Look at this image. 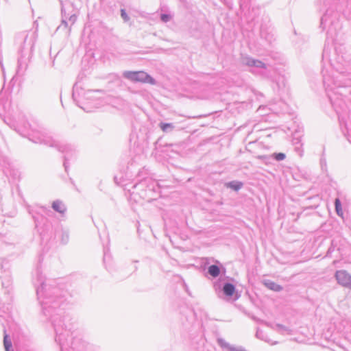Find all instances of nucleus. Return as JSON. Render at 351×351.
I'll use <instances>...</instances> for the list:
<instances>
[{"label":"nucleus","mask_w":351,"mask_h":351,"mask_svg":"<svg viewBox=\"0 0 351 351\" xmlns=\"http://www.w3.org/2000/svg\"><path fill=\"white\" fill-rule=\"evenodd\" d=\"M46 285L44 282H40V285L36 289V293L38 296L43 295L45 293Z\"/></svg>","instance_id":"obj_19"},{"label":"nucleus","mask_w":351,"mask_h":351,"mask_svg":"<svg viewBox=\"0 0 351 351\" xmlns=\"http://www.w3.org/2000/svg\"><path fill=\"white\" fill-rule=\"evenodd\" d=\"M52 208L55 211L61 214L66 211V207L64 204L60 200H56L52 203Z\"/></svg>","instance_id":"obj_9"},{"label":"nucleus","mask_w":351,"mask_h":351,"mask_svg":"<svg viewBox=\"0 0 351 351\" xmlns=\"http://www.w3.org/2000/svg\"><path fill=\"white\" fill-rule=\"evenodd\" d=\"M274 158L278 161L282 160L285 158V154L283 153L274 154Z\"/></svg>","instance_id":"obj_22"},{"label":"nucleus","mask_w":351,"mask_h":351,"mask_svg":"<svg viewBox=\"0 0 351 351\" xmlns=\"http://www.w3.org/2000/svg\"><path fill=\"white\" fill-rule=\"evenodd\" d=\"M335 210L338 215H342V208H341V202L339 198L335 199Z\"/></svg>","instance_id":"obj_18"},{"label":"nucleus","mask_w":351,"mask_h":351,"mask_svg":"<svg viewBox=\"0 0 351 351\" xmlns=\"http://www.w3.org/2000/svg\"><path fill=\"white\" fill-rule=\"evenodd\" d=\"M263 284L269 289L274 291H280L282 290V287L280 285L276 284V282L270 280H264L263 281Z\"/></svg>","instance_id":"obj_8"},{"label":"nucleus","mask_w":351,"mask_h":351,"mask_svg":"<svg viewBox=\"0 0 351 351\" xmlns=\"http://www.w3.org/2000/svg\"><path fill=\"white\" fill-rule=\"evenodd\" d=\"M62 241L66 243L69 240V234L67 232H62Z\"/></svg>","instance_id":"obj_25"},{"label":"nucleus","mask_w":351,"mask_h":351,"mask_svg":"<svg viewBox=\"0 0 351 351\" xmlns=\"http://www.w3.org/2000/svg\"><path fill=\"white\" fill-rule=\"evenodd\" d=\"M54 324V326L56 327V324ZM55 330H56V341L57 342H58V343H59V344H60V348H61V350H62V342H61V341H62V339H61V335H58V333H57V330H56V328H55Z\"/></svg>","instance_id":"obj_23"},{"label":"nucleus","mask_w":351,"mask_h":351,"mask_svg":"<svg viewBox=\"0 0 351 351\" xmlns=\"http://www.w3.org/2000/svg\"><path fill=\"white\" fill-rule=\"evenodd\" d=\"M228 186L234 189V191H238L243 186V184L241 182L232 181L228 184Z\"/></svg>","instance_id":"obj_16"},{"label":"nucleus","mask_w":351,"mask_h":351,"mask_svg":"<svg viewBox=\"0 0 351 351\" xmlns=\"http://www.w3.org/2000/svg\"><path fill=\"white\" fill-rule=\"evenodd\" d=\"M217 342L218 345L224 350V351H230L232 347V345L228 343L223 338H217Z\"/></svg>","instance_id":"obj_11"},{"label":"nucleus","mask_w":351,"mask_h":351,"mask_svg":"<svg viewBox=\"0 0 351 351\" xmlns=\"http://www.w3.org/2000/svg\"><path fill=\"white\" fill-rule=\"evenodd\" d=\"M60 290L58 289L54 288L52 291V295L50 293H46V301L42 302V306L44 311V313L47 315L46 311H47V308L50 307V305H52V307L56 308L59 306L62 303V301L60 300L59 294Z\"/></svg>","instance_id":"obj_4"},{"label":"nucleus","mask_w":351,"mask_h":351,"mask_svg":"<svg viewBox=\"0 0 351 351\" xmlns=\"http://www.w3.org/2000/svg\"><path fill=\"white\" fill-rule=\"evenodd\" d=\"M327 14H325L321 19V24L323 25L324 22H326L327 21Z\"/></svg>","instance_id":"obj_29"},{"label":"nucleus","mask_w":351,"mask_h":351,"mask_svg":"<svg viewBox=\"0 0 351 351\" xmlns=\"http://www.w3.org/2000/svg\"><path fill=\"white\" fill-rule=\"evenodd\" d=\"M123 76L134 82L148 83L152 85L156 84V80L149 74L143 71H126L123 73Z\"/></svg>","instance_id":"obj_3"},{"label":"nucleus","mask_w":351,"mask_h":351,"mask_svg":"<svg viewBox=\"0 0 351 351\" xmlns=\"http://www.w3.org/2000/svg\"><path fill=\"white\" fill-rule=\"evenodd\" d=\"M40 212L42 213H45V214H47V213H50L51 212L50 210L47 209L45 207H40Z\"/></svg>","instance_id":"obj_28"},{"label":"nucleus","mask_w":351,"mask_h":351,"mask_svg":"<svg viewBox=\"0 0 351 351\" xmlns=\"http://www.w3.org/2000/svg\"><path fill=\"white\" fill-rule=\"evenodd\" d=\"M217 342L218 345L224 350V351H230L232 347V345L228 343L223 338H217Z\"/></svg>","instance_id":"obj_12"},{"label":"nucleus","mask_w":351,"mask_h":351,"mask_svg":"<svg viewBox=\"0 0 351 351\" xmlns=\"http://www.w3.org/2000/svg\"><path fill=\"white\" fill-rule=\"evenodd\" d=\"M75 92L73 93V97L74 98L75 97Z\"/></svg>","instance_id":"obj_32"},{"label":"nucleus","mask_w":351,"mask_h":351,"mask_svg":"<svg viewBox=\"0 0 351 351\" xmlns=\"http://www.w3.org/2000/svg\"><path fill=\"white\" fill-rule=\"evenodd\" d=\"M121 16L125 22H127L130 20V17L124 9L121 10Z\"/></svg>","instance_id":"obj_21"},{"label":"nucleus","mask_w":351,"mask_h":351,"mask_svg":"<svg viewBox=\"0 0 351 351\" xmlns=\"http://www.w3.org/2000/svg\"><path fill=\"white\" fill-rule=\"evenodd\" d=\"M324 84L331 104L335 108L336 106L341 107V101L339 102V98L336 97V95H346L347 93L346 87L348 85H343L340 81L332 80L329 77H326L325 76H324Z\"/></svg>","instance_id":"obj_1"},{"label":"nucleus","mask_w":351,"mask_h":351,"mask_svg":"<svg viewBox=\"0 0 351 351\" xmlns=\"http://www.w3.org/2000/svg\"><path fill=\"white\" fill-rule=\"evenodd\" d=\"M61 14L62 16H64L66 19L68 20L69 23H70L69 29H67V34H70L71 27L75 24V23L77 21V15L75 12L73 13H69L66 12V10L65 8L62 5L61 8Z\"/></svg>","instance_id":"obj_7"},{"label":"nucleus","mask_w":351,"mask_h":351,"mask_svg":"<svg viewBox=\"0 0 351 351\" xmlns=\"http://www.w3.org/2000/svg\"><path fill=\"white\" fill-rule=\"evenodd\" d=\"M277 326L279 327V328H284V327L282 326H281V325H277Z\"/></svg>","instance_id":"obj_31"},{"label":"nucleus","mask_w":351,"mask_h":351,"mask_svg":"<svg viewBox=\"0 0 351 351\" xmlns=\"http://www.w3.org/2000/svg\"><path fill=\"white\" fill-rule=\"evenodd\" d=\"M292 142H293V144L294 145H295L297 144H299L300 143V141L298 138H296L295 136H294L293 138Z\"/></svg>","instance_id":"obj_27"},{"label":"nucleus","mask_w":351,"mask_h":351,"mask_svg":"<svg viewBox=\"0 0 351 351\" xmlns=\"http://www.w3.org/2000/svg\"><path fill=\"white\" fill-rule=\"evenodd\" d=\"M62 27L69 29L70 27V23H69L66 17L62 15L61 25L58 27L57 30L60 29Z\"/></svg>","instance_id":"obj_17"},{"label":"nucleus","mask_w":351,"mask_h":351,"mask_svg":"<svg viewBox=\"0 0 351 351\" xmlns=\"http://www.w3.org/2000/svg\"><path fill=\"white\" fill-rule=\"evenodd\" d=\"M93 92H94L93 90H88V91L86 92V94H88H88H91V93H93Z\"/></svg>","instance_id":"obj_30"},{"label":"nucleus","mask_w":351,"mask_h":351,"mask_svg":"<svg viewBox=\"0 0 351 351\" xmlns=\"http://www.w3.org/2000/svg\"><path fill=\"white\" fill-rule=\"evenodd\" d=\"M241 62L243 64L247 65L248 66H254L256 68L263 69L267 68L266 64L264 62L258 60L253 59L249 56H243L241 58Z\"/></svg>","instance_id":"obj_6"},{"label":"nucleus","mask_w":351,"mask_h":351,"mask_svg":"<svg viewBox=\"0 0 351 351\" xmlns=\"http://www.w3.org/2000/svg\"><path fill=\"white\" fill-rule=\"evenodd\" d=\"M172 16L169 14H161L160 19L164 23H167L171 21Z\"/></svg>","instance_id":"obj_20"},{"label":"nucleus","mask_w":351,"mask_h":351,"mask_svg":"<svg viewBox=\"0 0 351 351\" xmlns=\"http://www.w3.org/2000/svg\"><path fill=\"white\" fill-rule=\"evenodd\" d=\"M230 351H246V350L241 346H232Z\"/></svg>","instance_id":"obj_24"},{"label":"nucleus","mask_w":351,"mask_h":351,"mask_svg":"<svg viewBox=\"0 0 351 351\" xmlns=\"http://www.w3.org/2000/svg\"><path fill=\"white\" fill-rule=\"evenodd\" d=\"M36 143H43L50 147H56L60 152L64 153V166L65 169H67V161L69 160V154L75 152L73 147L71 145L60 143L53 140L50 136L44 134H40L32 140Z\"/></svg>","instance_id":"obj_2"},{"label":"nucleus","mask_w":351,"mask_h":351,"mask_svg":"<svg viewBox=\"0 0 351 351\" xmlns=\"http://www.w3.org/2000/svg\"><path fill=\"white\" fill-rule=\"evenodd\" d=\"M235 291V287L229 282H226L223 286V292L227 296H232Z\"/></svg>","instance_id":"obj_10"},{"label":"nucleus","mask_w":351,"mask_h":351,"mask_svg":"<svg viewBox=\"0 0 351 351\" xmlns=\"http://www.w3.org/2000/svg\"><path fill=\"white\" fill-rule=\"evenodd\" d=\"M277 86H278V88L279 89H281V88H283L285 87L286 86V84H285V80L283 77H282V81H281V84H280L279 82H277Z\"/></svg>","instance_id":"obj_26"},{"label":"nucleus","mask_w":351,"mask_h":351,"mask_svg":"<svg viewBox=\"0 0 351 351\" xmlns=\"http://www.w3.org/2000/svg\"><path fill=\"white\" fill-rule=\"evenodd\" d=\"M3 345L6 351H14L12 348V342L9 339L8 335L6 334V331L4 330L3 337Z\"/></svg>","instance_id":"obj_14"},{"label":"nucleus","mask_w":351,"mask_h":351,"mask_svg":"<svg viewBox=\"0 0 351 351\" xmlns=\"http://www.w3.org/2000/svg\"><path fill=\"white\" fill-rule=\"evenodd\" d=\"M208 272L211 276L216 278L220 274V269L217 265H212L208 267Z\"/></svg>","instance_id":"obj_13"},{"label":"nucleus","mask_w":351,"mask_h":351,"mask_svg":"<svg viewBox=\"0 0 351 351\" xmlns=\"http://www.w3.org/2000/svg\"><path fill=\"white\" fill-rule=\"evenodd\" d=\"M335 276L339 285L351 289V276L346 270L337 271Z\"/></svg>","instance_id":"obj_5"},{"label":"nucleus","mask_w":351,"mask_h":351,"mask_svg":"<svg viewBox=\"0 0 351 351\" xmlns=\"http://www.w3.org/2000/svg\"><path fill=\"white\" fill-rule=\"evenodd\" d=\"M159 126H160V129L162 130V132H169L172 131L175 128V126L173 123H162V122H161L159 124Z\"/></svg>","instance_id":"obj_15"}]
</instances>
